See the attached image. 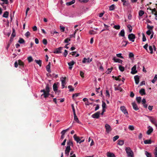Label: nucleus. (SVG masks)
<instances>
[{
  "label": "nucleus",
  "instance_id": "nucleus-1",
  "mask_svg": "<svg viewBox=\"0 0 157 157\" xmlns=\"http://www.w3.org/2000/svg\"><path fill=\"white\" fill-rule=\"evenodd\" d=\"M125 150L128 157H133V153L130 147H126Z\"/></svg>",
  "mask_w": 157,
  "mask_h": 157
},
{
  "label": "nucleus",
  "instance_id": "nucleus-2",
  "mask_svg": "<svg viewBox=\"0 0 157 157\" xmlns=\"http://www.w3.org/2000/svg\"><path fill=\"white\" fill-rule=\"evenodd\" d=\"M105 128L106 129V132L108 133H109L112 130V128L110 125L107 124H106L105 125Z\"/></svg>",
  "mask_w": 157,
  "mask_h": 157
},
{
  "label": "nucleus",
  "instance_id": "nucleus-3",
  "mask_svg": "<svg viewBox=\"0 0 157 157\" xmlns=\"http://www.w3.org/2000/svg\"><path fill=\"white\" fill-rule=\"evenodd\" d=\"M128 37L130 40L133 42L134 41V39L136 37L134 34L133 33H131L128 35Z\"/></svg>",
  "mask_w": 157,
  "mask_h": 157
},
{
  "label": "nucleus",
  "instance_id": "nucleus-4",
  "mask_svg": "<svg viewBox=\"0 0 157 157\" xmlns=\"http://www.w3.org/2000/svg\"><path fill=\"white\" fill-rule=\"evenodd\" d=\"M40 92H43V93L41 95V96H44V97L45 98L48 97V96L50 94H48L45 89L41 90H40Z\"/></svg>",
  "mask_w": 157,
  "mask_h": 157
},
{
  "label": "nucleus",
  "instance_id": "nucleus-5",
  "mask_svg": "<svg viewBox=\"0 0 157 157\" xmlns=\"http://www.w3.org/2000/svg\"><path fill=\"white\" fill-rule=\"evenodd\" d=\"M121 110L126 115V116H127L128 113L124 106H122L120 107Z\"/></svg>",
  "mask_w": 157,
  "mask_h": 157
},
{
  "label": "nucleus",
  "instance_id": "nucleus-6",
  "mask_svg": "<svg viewBox=\"0 0 157 157\" xmlns=\"http://www.w3.org/2000/svg\"><path fill=\"white\" fill-rule=\"evenodd\" d=\"M100 114V111H98L95 113L94 114L92 115V117L94 118H98L99 117V115Z\"/></svg>",
  "mask_w": 157,
  "mask_h": 157
},
{
  "label": "nucleus",
  "instance_id": "nucleus-7",
  "mask_svg": "<svg viewBox=\"0 0 157 157\" xmlns=\"http://www.w3.org/2000/svg\"><path fill=\"white\" fill-rule=\"evenodd\" d=\"M63 47H60L59 48H56L54 51V53H56V54H59V53H61V51L63 49Z\"/></svg>",
  "mask_w": 157,
  "mask_h": 157
},
{
  "label": "nucleus",
  "instance_id": "nucleus-8",
  "mask_svg": "<svg viewBox=\"0 0 157 157\" xmlns=\"http://www.w3.org/2000/svg\"><path fill=\"white\" fill-rule=\"evenodd\" d=\"M137 72V71L136 70V66L134 65L131 69V73L133 75L136 73Z\"/></svg>",
  "mask_w": 157,
  "mask_h": 157
},
{
  "label": "nucleus",
  "instance_id": "nucleus-9",
  "mask_svg": "<svg viewBox=\"0 0 157 157\" xmlns=\"http://www.w3.org/2000/svg\"><path fill=\"white\" fill-rule=\"evenodd\" d=\"M92 59L91 58L90 59L89 58H84L83 60L82 61V62L83 63H85L86 62H87L88 63H89L92 61Z\"/></svg>",
  "mask_w": 157,
  "mask_h": 157
},
{
  "label": "nucleus",
  "instance_id": "nucleus-10",
  "mask_svg": "<svg viewBox=\"0 0 157 157\" xmlns=\"http://www.w3.org/2000/svg\"><path fill=\"white\" fill-rule=\"evenodd\" d=\"M71 150L70 147L67 146L65 150V154L67 156H68L69 155V153Z\"/></svg>",
  "mask_w": 157,
  "mask_h": 157
},
{
  "label": "nucleus",
  "instance_id": "nucleus-11",
  "mask_svg": "<svg viewBox=\"0 0 157 157\" xmlns=\"http://www.w3.org/2000/svg\"><path fill=\"white\" fill-rule=\"evenodd\" d=\"M73 138L77 143H79L81 140V139L79 137L77 136L76 134H75L74 135Z\"/></svg>",
  "mask_w": 157,
  "mask_h": 157
},
{
  "label": "nucleus",
  "instance_id": "nucleus-12",
  "mask_svg": "<svg viewBox=\"0 0 157 157\" xmlns=\"http://www.w3.org/2000/svg\"><path fill=\"white\" fill-rule=\"evenodd\" d=\"M135 83L136 84H138L139 82V77L138 75H136L134 77Z\"/></svg>",
  "mask_w": 157,
  "mask_h": 157
},
{
  "label": "nucleus",
  "instance_id": "nucleus-13",
  "mask_svg": "<svg viewBox=\"0 0 157 157\" xmlns=\"http://www.w3.org/2000/svg\"><path fill=\"white\" fill-rule=\"evenodd\" d=\"M75 63V62H74V61H72L70 62H69L68 63V65L69 66V69L70 70H71L72 68V66L74 65V64Z\"/></svg>",
  "mask_w": 157,
  "mask_h": 157
},
{
  "label": "nucleus",
  "instance_id": "nucleus-14",
  "mask_svg": "<svg viewBox=\"0 0 157 157\" xmlns=\"http://www.w3.org/2000/svg\"><path fill=\"white\" fill-rule=\"evenodd\" d=\"M113 60L115 62H118L121 63H122L123 61L122 60L117 59L115 57H113Z\"/></svg>",
  "mask_w": 157,
  "mask_h": 157
},
{
  "label": "nucleus",
  "instance_id": "nucleus-15",
  "mask_svg": "<svg viewBox=\"0 0 157 157\" xmlns=\"http://www.w3.org/2000/svg\"><path fill=\"white\" fill-rule=\"evenodd\" d=\"M132 105L133 107V109L137 111L139 109V108L136 104L135 102H133L132 103Z\"/></svg>",
  "mask_w": 157,
  "mask_h": 157
},
{
  "label": "nucleus",
  "instance_id": "nucleus-16",
  "mask_svg": "<svg viewBox=\"0 0 157 157\" xmlns=\"http://www.w3.org/2000/svg\"><path fill=\"white\" fill-rule=\"evenodd\" d=\"M147 117L149 118L150 121L152 124H153L155 123V122L156 121V120L155 118H154L153 117H150L149 116H147Z\"/></svg>",
  "mask_w": 157,
  "mask_h": 157
},
{
  "label": "nucleus",
  "instance_id": "nucleus-17",
  "mask_svg": "<svg viewBox=\"0 0 157 157\" xmlns=\"http://www.w3.org/2000/svg\"><path fill=\"white\" fill-rule=\"evenodd\" d=\"M50 65H51V62H49L48 63V65H47L46 66V70L48 71L49 73L51 72V70H50Z\"/></svg>",
  "mask_w": 157,
  "mask_h": 157
},
{
  "label": "nucleus",
  "instance_id": "nucleus-18",
  "mask_svg": "<svg viewBox=\"0 0 157 157\" xmlns=\"http://www.w3.org/2000/svg\"><path fill=\"white\" fill-rule=\"evenodd\" d=\"M18 61V65L22 67H24V63L21 60L19 59Z\"/></svg>",
  "mask_w": 157,
  "mask_h": 157
},
{
  "label": "nucleus",
  "instance_id": "nucleus-19",
  "mask_svg": "<svg viewBox=\"0 0 157 157\" xmlns=\"http://www.w3.org/2000/svg\"><path fill=\"white\" fill-rule=\"evenodd\" d=\"M119 35L125 37V32L124 29H122L121 30L119 34Z\"/></svg>",
  "mask_w": 157,
  "mask_h": 157
},
{
  "label": "nucleus",
  "instance_id": "nucleus-20",
  "mask_svg": "<svg viewBox=\"0 0 157 157\" xmlns=\"http://www.w3.org/2000/svg\"><path fill=\"white\" fill-rule=\"evenodd\" d=\"M45 90L48 94H50V87L49 84H48L46 85Z\"/></svg>",
  "mask_w": 157,
  "mask_h": 157
},
{
  "label": "nucleus",
  "instance_id": "nucleus-21",
  "mask_svg": "<svg viewBox=\"0 0 157 157\" xmlns=\"http://www.w3.org/2000/svg\"><path fill=\"white\" fill-rule=\"evenodd\" d=\"M139 93L141 95H145L146 94V93L145 89L144 88L141 89L140 90Z\"/></svg>",
  "mask_w": 157,
  "mask_h": 157
},
{
  "label": "nucleus",
  "instance_id": "nucleus-22",
  "mask_svg": "<svg viewBox=\"0 0 157 157\" xmlns=\"http://www.w3.org/2000/svg\"><path fill=\"white\" fill-rule=\"evenodd\" d=\"M53 90L55 92L58 89L57 84L56 83H54V84L53 85Z\"/></svg>",
  "mask_w": 157,
  "mask_h": 157
},
{
  "label": "nucleus",
  "instance_id": "nucleus-23",
  "mask_svg": "<svg viewBox=\"0 0 157 157\" xmlns=\"http://www.w3.org/2000/svg\"><path fill=\"white\" fill-rule=\"evenodd\" d=\"M153 129L152 128H149L147 132V135H150L153 132Z\"/></svg>",
  "mask_w": 157,
  "mask_h": 157
},
{
  "label": "nucleus",
  "instance_id": "nucleus-24",
  "mask_svg": "<svg viewBox=\"0 0 157 157\" xmlns=\"http://www.w3.org/2000/svg\"><path fill=\"white\" fill-rule=\"evenodd\" d=\"M144 143L145 144H150L152 143V141L151 140H146L144 141Z\"/></svg>",
  "mask_w": 157,
  "mask_h": 157
},
{
  "label": "nucleus",
  "instance_id": "nucleus-25",
  "mask_svg": "<svg viewBox=\"0 0 157 157\" xmlns=\"http://www.w3.org/2000/svg\"><path fill=\"white\" fill-rule=\"evenodd\" d=\"M67 146L70 147L71 146H73V143L72 141L71 140H69L67 142Z\"/></svg>",
  "mask_w": 157,
  "mask_h": 157
},
{
  "label": "nucleus",
  "instance_id": "nucleus-26",
  "mask_svg": "<svg viewBox=\"0 0 157 157\" xmlns=\"http://www.w3.org/2000/svg\"><path fill=\"white\" fill-rule=\"evenodd\" d=\"M66 79V77H65L64 78L62 77L61 78L60 80L61 81L62 84H66L65 80Z\"/></svg>",
  "mask_w": 157,
  "mask_h": 157
},
{
  "label": "nucleus",
  "instance_id": "nucleus-27",
  "mask_svg": "<svg viewBox=\"0 0 157 157\" xmlns=\"http://www.w3.org/2000/svg\"><path fill=\"white\" fill-rule=\"evenodd\" d=\"M75 2V0H73L71 2H67L66 3V5L67 6H70L72 5V4H74Z\"/></svg>",
  "mask_w": 157,
  "mask_h": 157
},
{
  "label": "nucleus",
  "instance_id": "nucleus-28",
  "mask_svg": "<svg viewBox=\"0 0 157 157\" xmlns=\"http://www.w3.org/2000/svg\"><path fill=\"white\" fill-rule=\"evenodd\" d=\"M35 62H36L40 67H41L42 64V61L41 60H35Z\"/></svg>",
  "mask_w": 157,
  "mask_h": 157
},
{
  "label": "nucleus",
  "instance_id": "nucleus-29",
  "mask_svg": "<svg viewBox=\"0 0 157 157\" xmlns=\"http://www.w3.org/2000/svg\"><path fill=\"white\" fill-rule=\"evenodd\" d=\"M9 12L8 11H5L3 15V17L5 18H7L8 16Z\"/></svg>",
  "mask_w": 157,
  "mask_h": 157
},
{
  "label": "nucleus",
  "instance_id": "nucleus-30",
  "mask_svg": "<svg viewBox=\"0 0 157 157\" xmlns=\"http://www.w3.org/2000/svg\"><path fill=\"white\" fill-rule=\"evenodd\" d=\"M107 156L108 157H115L114 154L113 153L110 152L107 153Z\"/></svg>",
  "mask_w": 157,
  "mask_h": 157
},
{
  "label": "nucleus",
  "instance_id": "nucleus-31",
  "mask_svg": "<svg viewBox=\"0 0 157 157\" xmlns=\"http://www.w3.org/2000/svg\"><path fill=\"white\" fill-rule=\"evenodd\" d=\"M74 120L76 121V122L77 123L79 122V120L78 119L77 117V116L76 114L75 113H74Z\"/></svg>",
  "mask_w": 157,
  "mask_h": 157
},
{
  "label": "nucleus",
  "instance_id": "nucleus-32",
  "mask_svg": "<svg viewBox=\"0 0 157 157\" xmlns=\"http://www.w3.org/2000/svg\"><path fill=\"white\" fill-rule=\"evenodd\" d=\"M1 0V1H3L4 2L2 3H1V5H2V6H3V5H4V4H7L9 3L8 0Z\"/></svg>",
  "mask_w": 157,
  "mask_h": 157
},
{
  "label": "nucleus",
  "instance_id": "nucleus-33",
  "mask_svg": "<svg viewBox=\"0 0 157 157\" xmlns=\"http://www.w3.org/2000/svg\"><path fill=\"white\" fill-rule=\"evenodd\" d=\"M128 43V42L127 41L123 40L122 43V46L125 47Z\"/></svg>",
  "mask_w": 157,
  "mask_h": 157
},
{
  "label": "nucleus",
  "instance_id": "nucleus-34",
  "mask_svg": "<svg viewBox=\"0 0 157 157\" xmlns=\"http://www.w3.org/2000/svg\"><path fill=\"white\" fill-rule=\"evenodd\" d=\"M70 128H69L63 130L61 132V133L62 134V135H64L66 132H67V131L69 130Z\"/></svg>",
  "mask_w": 157,
  "mask_h": 157
},
{
  "label": "nucleus",
  "instance_id": "nucleus-35",
  "mask_svg": "<svg viewBox=\"0 0 157 157\" xmlns=\"http://www.w3.org/2000/svg\"><path fill=\"white\" fill-rule=\"evenodd\" d=\"M145 154L147 157H152L151 153H149L146 151L145 152Z\"/></svg>",
  "mask_w": 157,
  "mask_h": 157
},
{
  "label": "nucleus",
  "instance_id": "nucleus-36",
  "mask_svg": "<svg viewBox=\"0 0 157 157\" xmlns=\"http://www.w3.org/2000/svg\"><path fill=\"white\" fill-rule=\"evenodd\" d=\"M117 144L119 145H122L124 144V141L123 140H118Z\"/></svg>",
  "mask_w": 157,
  "mask_h": 157
},
{
  "label": "nucleus",
  "instance_id": "nucleus-37",
  "mask_svg": "<svg viewBox=\"0 0 157 157\" xmlns=\"http://www.w3.org/2000/svg\"><path fill=\"white\" fill-rule=\"evenodd\" d=\"M18 42L19 43L22 44L24 43L25 42V41L23 38H20L18 41Z\"/></svg>",
  "mask_w": 157,
  "mask_h": 157
},
{
  "label": "nucleus",
  "instance_id": "nucleus-38",
  "mask_svg": "<svg viewBox=\"0 0 157 157\" xmlns=\"http://www.w3.org/2000/svg\"><path fill=\"white\" fill-rule=\"evenodd\" d=\"M141 98L140 97H137L136 99L137 103L140 104L141 101Z\"/></svg>",
  "mask_w": 157,
  "mask_h": 157
},
{
  "label": "nucleus",
  "instance_id": "nucleus-39",
  "mask_svg": "<svg viewBox=\"0 0 157 157\" xmlns=\"http://www.w3.org/2000/svg\"><path fill=\"white\" fill-rule=\"evenodd\" d=\"M113 69V67H111V68H108L107 71L106 72V73L107 74H109L111 73L112 71V70Z\"/></svg>",
  "mask_w": 157,
  "mask_h": 157
},
{
  "label": "nucleus",
  "instance_id": "nucleus-40",
  "mask_svg": "<svg viewBox=\"0 0 157 157\" xmlns=\"http://www.w3.org/2000/svg\"><path fill=\"white\" fill-rule=\"evenodd\" d=\"M119 70L121 72H123L124 71V68L121 65H119Z\"/></svg>",
  "mask_w": 157,
  "mask_h": 157
},
{
  "label": "nucleus",
  "instance_id": "nucleus-41",
  "mask_svg": "<svg viewBox=\"0 0 157 157\" xmlns=\"http://www.w3.org/2000/svg\"><path fill=\"white\" fill-rule=\"evenodd\" d=\"M123 2V6H128L129 5V3L127 1V0H126L125 1H124Z\"/></svg>",
  "mask_w": 157,
  "mask_h": 157
},
{
  "label": "nucleus",
  "instance_id": "nucleus-42",
  "mask_svg": "<svg viewBox=\"0 0 157 157\" xmlns=\"http://www.w3.org/2000/svg\"><path fill=\"white\" fill-rule=\"evenodd\" d=\"M89 33L90 35L94 34L97 33V32L94 31L93 30H91L89 31Z\"/></svg>",
  "mask_w": 157,
  "mask_h": 157
},
{
  "label": "nucleus",
  "instance_id": "nucleus-43",
  "mask_svg": "<svg viewBox=\"0 0 157 157\" xmlns=\"http://www.w3.org/2000/svg\"><path fill=\"white\" fill-rule=\"evenodd\" d=\"M144 13V11L140 10L139 11V16H142Z\"/></svg>",
  "mask_w": 157,
  "mask_h": 157
},
{
  "label": "nucleus",
  "instance_id": "nucleus-44",
  "mask_svg": "<svg viewBox=\"0 0 157 157\" xmlns=\"http://www.w3.org/2000/svg\"><path fill=\"white\" fill-rule=\"evenodd\" d=\"M157 79V75H155V77L154 79L152 80L151 82L153 83H154L156 81V79Z\"/></svg>",
  "mask_w": 157,
  "mask_h": 157
},
{
  "label": "nucleus",
  "instance_id": "nucleus-45",
  "mask_svg": "<svg viewBox=\"0 0 157 157\" xmlns=\"http://www.w3.org/2000/svg\"><path fill=\"white\" fill-rule=\"evenodd\" d=\"M128 128L129 130L131 131H133L134 129V126L132 125H129Z\"/></svg>",
  "mask_w": 157,
  "mask_h": 157
},
{
  "label": "nucleus",
  "instance_id": "nucleus-46",
  "mask_svg": "<svg viewBox=\"0 0 157 157\" xmlns=\"http://www.w3.org/2000/svg\"><path fill=\"white\" fill-rule=\"evenodd\" d=\"M114 6H115L114 4L111 5L109 8V10L111 11L113 10L114 9Z\"/></svg>",
  "mask_w": 157,
  "mask_h": 157
},
{
  "label": "nucleus",
  "instance_id": "nucleus-47",
  "mask_svg": "<svg viewBox=\"0 0 157 157\" xmlns=\"http://www.w3.org/2000/svg\"><path fill=\"white\" fill-rule=\"evenodd\" d=\"M68 88L69 89L70 91L72 92L74 90V89L72 88V86H68Z\"/></svg>",
  "mask_w": 157,
  "mask_h": 157
},
{
  "label": "nucleus",
  "instance_id": "nucleus-48",
  "mask_svg": "<svg viewBox=\"0 0 157 157\" xmlns=\"http://www.w3.org/2000/svg\"><path fill=\"white\" fill-rule=\"evenodd\" d=\"M28 60L29 62H31L33 61V59L32 56H29L28 58Z\"/></svg>",
  "mask_w": 157,
  "mask_h": 157
},
{
  "label": "nucleus",
  "instance_id": "nucleus-49",
  "mask_svg": "<svg viewBox=\"0 0 157 157\" xmlns=\"http://www.w3.org/2000/svg\"><path fill=\"white\" fill-rule=\"evenodd\" d=\"M70 41H71L70 38H67L64 40V43H67V44H68L69 43L68 42Z\"/></svg>",
  "mask_w": 157,
  "mask_h": 157
},
{
  "label": "nucleus",
  "instance_id": "nucleus-50",
  "mask_svg": "<svg viewBox=\"0 0 157 157\" xmlns=\"http://www.w3.org/2000/svg\"><path fill=\"white\" fill-rule=\"evenodd\" d=\"M127 27L129 30V32L131 33L132 30V28L131 25H128L127 26Z\"/></svg>",
  "mask_w": 157,
  "mask_h": 157
},
{
  "label": "nucleus",
  "instance_id": "nucleus-51",
  "mask_svg": "<svg viewBox=\"0 0 157 157\" xmlns=\"http://www.w3.org/2000/svg\"><path fill=\"white\" fill-rule=\"evenodd\" d=\"M150 10L151 11V12L152 14H154V13L155 12H156V9L154 8L153 9L150 8Z\"/></svg>",
  "mask_w": 157,
  "mask_h": 157
},
{
  "label": "nucleus",
  "instance_id": "nucleus-52",
  "mask_svg": "<svg viewBox=\"0 0 157 157\" xmlns=\"http://www.w3.org/2000/svg\"><path fill=\"white\" fill-rule=\"evenodd\" d=\"M113 27L115 29L118 30L120 29L121 27L119 25H114Z\"/></svg>",
  "mask_w": 157,
  "mask_h": 157
},
{
  "label": "nucleus",
  "instance_id": "nucleus-53",
  "mask_svg": "<svg viewBox=\"0 0 157 157\" xmlns=\"http://www.w3.org/2000/svg\"><path fill=\"white\" fill-rule=\"evenodd\" d=\"M119 138V136H114L113 138V141H115L117 140Z\"/></svg>",
  "mask_w": 157,
  "mask_h": 157
},
{
  "label": "nucleus",
  "instance_id": "nucleus-54",
  "mask_svg": "<svg viewBox=\"0 0 157 157\" xmlns=\"http://www.w3.org/2000/svg\"><path fill=\"white\" fill-rule=\"evenodd\" d=\"M43 44L44 45H46L48 43V42L47 40L45 39H44L43 40Z\"/></svg>",
  "mask_w": 157,
  "mask_h": 157
},
{
  "label": "nucleus",
  "instance_id": "nucleus-55",
  "mask_svg": "<svg viewBox=\"0 0 157 157\" xmlns=\"http://www.w3.org/2000/svg\"><path fill=\"white\" fill-rule=\"evenodd\" d=\"M142 36H143V39H142V40L144 42L146 40V39L145 37V35L144 33H142Z\"/></svg>",
  "mask_w": 157,
  "mask_h": 157
},
{
  "label": "nucleus",
  "instance_id": "nucleus-56",
  "mask_svg": "<svg viewBox=\"0 0 157 157\" xmlns=\"http://www.w3.org/2000/svg\"><path fill=\"white\" fill-rule=\"evenodd\" d=\"M147 28L148 29H149V30H152L153 28L154 27L153 26H151L149 25L148 24L147 25Z\"/></svg>",
  "mask_w": 157,
  "mask_h": 157
},
{
  "label": "nucleus",
  "instance_id": "nucleus-57",
  "mask_svg": "<svg viewBox=\"0 0 157 157\" xmlns=\"http://www.w3.org/2000/svg\"><path fill=\"white\" fill-rule=\"evenodd\" d=\"M121 55L122 54L121 53H119L117 54L116 56L117 57L121 58V59H123L124 57L121 56Z\"/></svg>",
  "mask_w": 157,
  "mask_h": 157
},
{
  "label": "nucleus",
  "instance_id": "nucleus-58",
  "mask_svg": "<svg viewBox=\"0 0 157 157\" xmlns=\"http://www.w3.org/2000/svg\"><path fill=\"white\" fill-rule=\"evenodd\" d=\"M30 33L29 31L27 32L25 34V36L27 38H28L29 36L30 35Z\"/></svg>",
  "mask_w": 157,
  "mask_h": 157
},
{
  "label": "nucleus",
  "instance_id": "nucleus-59",
  "mask_svg": "<svg viewBox=\"0 0 157 157\" xmlns=\"http://www.w3.org/2000/svg\"><path fill=\"white\" fill-rule=\"evenodd\" d=\"M106 104L103 101H102V108L103 109H105L106 107Z\"/></svg>",
  "mask_w": 157,
  "mask_h": 157
},
{
  "label": "nucleus",
  "instance_id": "nucleus-60",
  "mask_svg": "<svg viewBox=\"0 0 157 157\" xmlns=\"http://www.w3.org/2000/svg\"><path fill=\"white\" fill-rule=\"evenodd\" d=\"M149 49L150 51V53L151 54H152L153 49L152 47L151 46H150L149 47Z\"/></svg>",
  "mask_w": 157,
  "mask_h": 157
},
{
  "label": "nucleus",
  "instance_id": "nucleus-61",
  "mask_svg": "<svg viewBox=\"0 0 157 157\" xmlns=\"http://www.w3.org/2000/svg\"><path fill=\"white\" fill-rule=\"evenodd\" d=\"M115 90H120V91H122L123 90L120 87H118V88L115 87Z\"/></svg>",
  "mask_w": 157,
  "mask_h": 157
},
{
  "label": "nucleus",
  "instance_id": "nucleus-62",
  "mask_svg": "<svg viewBox=\"0 0 157 157\" xmlns=\"http://www.w3.org/2000/svg\"><path fill=\"white\" fill-rule=\"evenodd\" d=\"M112 78H115V79L117 81H120L121 80V79L119 78L118 77H115L114 76H112Z\"/></svg>",
  "mask_w": 157,
  "mask_h": 157
},
{
  "label": "nucleus",
  "instance_id": "nucleus-63",
  "mask_svg": "<svg viewBox=\"0 0 157 157\" xmlns=\"http://www.w3.org/2000/svg\"><path fill=\"white\" fill-rule=\"evenodd\" d=\"M60 28L61 31L62 32H63L64 31V30H65V27H64L60 25Z\"/></svg>",
  "mask_w": 157,
  "mask_h": 157
},
{
  "label": "nucleus",
  "instance_id": "nucleus-64",
  "mask_svg": "<svg viewBox=\"0 0 157 157\" xmlns=\"http://www.w3.org/2000/svg\"><path fill=\"white\" fill-rule=\"evenodd\" d=\"M80 76L82 78H84V73L82 71H80Z\"/></svg>",
  "mask_w": 157,
  "mask_h": 157
}]
</instances>
